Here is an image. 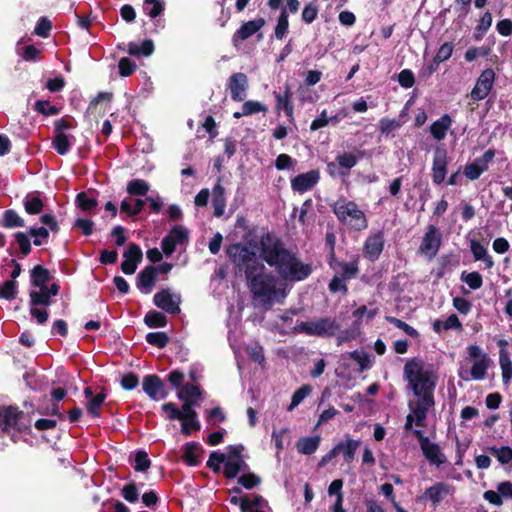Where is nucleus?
Wrapping results in <instances>:
<instances>
[{"label":"nucleus","mask_w":512,"mask_h":512,"mask_svg":"<svg viewBox=\"0 0 512 512\" xmlns=\"http://www.w3.org/2000/svg\"><path fill=\"white\" fill-rule=\"evenodd\" d=\"M260 257L284 280L299 282L307 279L313 269L311 264L300 261L295 253L274 233H264L259 239Z\"/></svg>","instance_id":"1"},{"label":"nucleus","mask_w":512,"mask_h":512,"mask_svg":"<svg viewBox=\"0 0 512 512\" xmlns=\"http://www.w3.org/2000/svg\"><path fill=\"white\" fill-rule=\"evenodd\" d=\"M404 379L418 398L415 403H409L415 417V425L425 427L428 412L435 405L434 390L437 377L432 371L424 370L423 360L414 357L407 360L404 365Z\"/></svg>","instance_id":"2"},{"label":"nucleus","mask_w":512,"mask_h":512,"mask_svg":"<svg viewBox=\"0 0 512 512\" xmlns=\"http://www.w3.org/2000/svg\"><path fill=\"white\" fill-rule=\"evenodd\" d=\"M225 252L229 261L233 264L235 275L244 274L245 279H247L254 273L266 270L257 254L241 242L228 245Z\"/></svg>","instance_id":"3"},{"label":"nucleus","mask_w":512,"mask_h":512,"mask_svg":"<svg viewBox=\"0 0 512 512\" xmlns=\"http://www.w3.org/2000/svg\"><path fill=\"white\" fill-rule=\"evenodd\" d=\"M265 271L262 270L261 272L254 273L246 281L253 299L264 309L269 310L274 305L278 289L275 276Z\"/></svg>","instance_id":"4"},{"label":"nucleus","mask_w":512,"mask_h":512,"mask_svg":"<svg viewBox=\"0 0 512 512\" xmlns=\"http://www.w3.org/2000/svg\"><path fill=\"white\" fill-rule=\"evenodd\" d=\"M331 209L337 220L351 229L361 232L368 228L366 214L355 201L341 197L331 205Z\"/></svg>","instance_id":"5"},{"label":"nucleus","mask_w":512,"mask_h":512,"mask_svg":"<svg viewBox=\"0 0 512 512\" xmlns=\"http://www.w3.org/2000/svg\"><path fill=\"white\" fill-rule=\"evenodd\" d=\"M339 329V323L329 317H323L317 321H303L293 328L295 333H304L317 337H332Z\"/></svg>","instance_id":"6"},{"label":"nucleus","mask_w":512,"mask_h":512,"mask_svg":"<svg viewBox=\"0 0 512 512\" xmlns=\"http://www.w3.org/2000/svg\"><path fill=\"white\" fill-rule=\"evenodd\" d=\"M24 417V412L18 407L4 406L0 408V429L3 434L11 435L12 432L30 431V426L22 422Z\"/></svg>","instance_id":"7"},{"label":"nucleus","mask_w":512,"mask_h":512,"mask_svg":"<svg viewBox=\"0 0 512 512\" xmlns=\"http://www.w3.org/2000/svg\"><path fill=\"white\" fill-rule=\"evenodd\" d=\"M413 435L418 440L424 457L431 464L439 467L446 462V457L442 453L440 446L437 443L431 442L422 430H413Z\"/></svg>","instance_id":"8"},{"label":"nucleus","mask_w":512,"mask_h":512,"mask_svg":"<svg viewBox=\"0 0 512 512\" xmlns=\"http://www.w3.org/2000/svg\"><path fill=\"white\" fill-rule=\"evenodd\" d=\"M495 79L496 73L492 68L484 69L476 79V83L469 94L470 98L474 102L485 99L492 91Z\"/></svg>","instance_id":"9"},{"label":"nucleus","mask_w":512,"mask_h":512,"mask_svg":"<svg viewBox=\"0 0 512 512\" xmlns=\"http://www.w3.org/2000/svg\"><path fill=\"white\" fill-rule=\"evenodd\" d=\"M181 296L173 294L169 288H162L153 296V303L165 313L176 315L181 312Z\"/></svg>","instance_id":"10"},{"label":"nucleus","mask_w":512,"mask_h":512,"mask_svg":"<svg viewBox=\"0 0 512 512\" xmlns=\"http://www.w3.org/2000/svg\"><path fill=\"white\" fill-rule=\"evenodd\" d=\"M441 240L442 235L438 228L434 225H429L419 247L420 254L427 256L429 259H433L439 251Z\"/></svg>","instance_id":"11"},{"label":"nucleus","mask_w":512,"mask_h":512,"mask_svg":"<svg viewBox=\"0 0 512 512\" xmlns=\"http://www.w3.org/2000/svg\"><path fill=\"white\" fill-rule=\"evenodd\" d=\"M142 389L154 401H160L168 396V391L162 379L156 374L144 376Z\"/></svg>","instance_id":"12"},{"label":"nucleus","mask_w":512,"mask_h":512,"mask_svg":"<svg viewBox=\"0 0 512 512\" xmlns=\"http://www.w3.org/2000/svg\"><path fill=\"white\" fill-rule=\"evenodd\" d=\"M385 245L384 232L379 230L370 234L363 245V256L365 259L375 262L379 259Z\"/></svg>","instance_id":"13"},{"label":"nucleus","mask_w":512,"mask_h":512,"mask_svg":"<svg viewBox=\"0 0 512 512\" xmlns=\"http://www.w3.org/2000/svg\"><path fill=\"white\" fill-rule=\"evenodd\" d=\"M231 99L235 102L244 101L249 87L248 77L243 72L233 73L227 82Z\"/></svg>","instance_id":"14"},{"label":"nucleus","mask_w":512,"mask_h":512,"mask_svg":"<svg viewBox=\"0 0 512 512\" xmlns=\"http://www.w3.org/2000/svg\"><path fill=\"white\" fill-rule=\"evenodd\" d=\"M320 180V171L312 169L308 172L296 175L291 179V188L294 192L303 194L312 190Z\"/></svg>","instance_id":"15"},{"label":"nucleus","mask_w":512,"mask_h":512,"mask_svg":"<svg viewBox=\"0 0 512 512\" xmlns=\"http://www.w3.org/2000/svg\"><path fill=\"white\" fill-rule=\"evenodd\" d=\"M448 154L445 148L437 147L432 162V181L435 185L444 182L447 175Z\"/></svg>","instance_id":"16"},{"label":"nucleus","mask_w":512,"mask_h":512,"mask_svg":"<svg viewBox=\"0 0 512 512\" xmlns=\"http://www.w3.org/2000/svg\"><path fill=\"white\" fill-rule=\"evenodd\" d=\"M124 260L121 263V270L126 275L135 273L138 264L142 261L143 253L140 246L136 243H129L123 253Z\"/></svg>","instance_id":"17"},{"label":"nucleus","mask_w":512,"mask_h":512,"mask_svg":"<svg viewBox=\"0 0 512 512\" xmlns=\"http://www.w3.org/2000/svg\"><path fill=\"white\" fill-rule=\"evenodd\" d=\"M266 24L263 17H258L253 20L244 22L239 29L232 35V43L237 46L239 42L249 39L254 34L258 33Z\"/></svg>","instance_id":"18"},{"label":"nucleus","mask_w":512,"mask_h":512,"mask_svg":"<svg viewBox=\"0 0 512 512\" xmlns=\"http://www.w3.org/2000/svg\"><path fill=\"white\" fill-rule=\"evenodd\" d=\"M275 97V110L279 113L281 110L284 111L289 122L294 121V103H293V92L288 84L285 85L283 93L274 92Z\"/></svg>","instance_id":"19"},{"label":"nucleus","mask_w":512,"mask_h":512,"mask_svg":"<svg viewBox=\"0 0 512 512\" xmlns=\"http://www.w3.org/2000/svg\"><path fill=\"white\" fill-rule=\"evenodd\" d=\"M155 271V266L148 265L138 273L136 278V286L142 293H151L157 281V275Z\"/></svg>","instance_id":"20"},{"label":"nucleus","mask_w":512,"mask_h":512,"mask_svg":"<svg viewBox=\"0 0 512 512\" xmlns=\"http://www.w3.org/2000/svg\"><path fill=\"white\" fill-rule=\"evenodd\" d=\"M204 449L200 443L191 441L183 445L182 460L191 467L198 466L201 463Z\"/></svg>","instance_id":"21"},{"label":"nucleus","mask_w":512,"mask_h":512,"mask_svg":"<svg viewBox=\"0 0 512 512\" xmlns=\"http://www.w3.org/2000/svg\"><path fill=\"white\" fill-rule=\"evenodd\" d=\"M333 266H330L331 269L338 272L339 276L344 279L350 280L355 278L359 273V257H355L350 262L339 261L335 257V261H332Z\"/></svg>","instance_id":"22"},{"label":"nucleus","mask_w":512,"mask_h":512,"mask_svg":"<svg viewBox=\"0 0 512 512\" xmlns=\"http://www.w3.org/2000/svg\"><path fill=\"white\" fill-rule=\"evenodd\" d=\"M451 492V485L445 482H437L425 490L424 497L430 499L432 503L436 505L440 503Z\"/></svg>","instance_id":"23"},{"label":"nucleus","mask_w":512,"mask_h":512,"mask_svg":"<svg viewBox=\"0 0 512 512\" xmlns=\"http://www.w3.org/2000/svg\"><path fill=\"white\" fill-rule=\"evenodd\" d=\"M212 205L214 208L213 214L215 217H221L224 214L226 208V197L225 188L221 185V178L218 179L217 183L212 190Z\"/></svg>","instance_id":"24"},{"label":"nucleus","mask_w":512,"mask_h":512,"mask_svg":"<svg viewBox=\"0 0 512 512\" xmlns=\"http://www.w3.org/2000/svg\"><path fill=\"white\" fill-rule=\"evenodd\" d=\"M452 125V118L449 114H443L438 120L434 121L430 126L431 135L441 141L446 137L447 131Z\"/></svg>","instance_id":"25"},{"label":"nucleus","mask_w":512,"mask_h":512,"mask_svg":"<svg viewBox=\"0 0 512 512\" xmlns=\"http://www.w3.org/2000/svg\"><path fill=\"white\" fill-rule=\"evenodd\" d=\"M360 444V440H354L347 436L344 441H340L335 445V447H340L339 455L342 454L344 462L350 464L354 460L356 451Z\"/></svg>","instance_id":"26"},{"label":"nucleus","mask_w":512,"mask_h":512,"mask_svg":"<svg viewBox=\"0 0 512 512\" xmlns=\"http://www.w3.org/2000/svg\"><path fill=\"white\" fill-rule=\"evenodd\" d=\"M52 275L50 271L42 265H35L30 271V282L32 286L42 288L47 286L51 281Z\"/></svg>","instance_id":"27"},{"label":"nucleus","mask_w":512,"mask_h":512,"mask_svg":"<svg viewBox=\"0 0 512 512\" xmlns=\"http://www.w3.org/2000/svg\"><path fill=\"white\" fill-rule=\"evenodd\" d=\"M320 442L321 437L319 435L302 437L296 442V448L298 453L302 455H312L318 450Z\"/></svg>","instance_id":"28"},{"label":"nucleus","mask_w":512,"mask_h":512,"mask_svg":"<svg viewBox=\"0 0 512 512\" xmlns=\"http://www.w3.org/2000/svg\"><path fill=\"white\" fill-rule=\"evenodd\" d=\"M24 210L29 215L40 214L43 210L44 203L38 192L28 193L23 199Z\"/></svg>","instance_id":"29"},{"label":"nucleus","mask_w":512,"mask_h":512,"mask_svg":"<svg viewBox=\"0 0 512 512\" xmlns=\"http://www.w3.org/2000/svg\"><path fill=\"white\" fill-rule=\"evenodd\" d=\"M154 50L155 47L153 41L151 39H145L141 45H138L135 42H130L128 44L127 52L129 53V55L135 57H148L153 54Z\"/></svg>","instance_id":"30"},{"label":"nucleus","mask_w":512,"mask_h":512,"mask_svg":"<svg viewBox=\"0 0 512 512\" xmlns=\"http://www.w3.org/2000/svg\"><path fill=\"white\" fill-rule=\"evenodd\" d=\"M0 225L4 228L12 229L16 227H24L25 222L15 210L8 209L3 212Z\"/></svg>","instance_id":"31"},{"label":"nucleus","mask_w":512,"mask_h":512,"mask_svg":"<svg viewBox=\"0 0 512 512\" xmlns=\"http://www.w3.org/2000/svg\"><path fill=\"white\" fill-rule=\"evenodd\" d=\"M450 329H462V324L456 314L449 315L444 321L438 319L433 323V330L435 333L440 334L442 330Z\"/></svg>","instance_id":"32"},{"label":"nucleus","mask_w":512,"mask_h":512,"mask_svg":"<svg viewBox=\"0 0 512 512\" xmlns=\"http://www.w3.org/2000/svg\"><path fill=\"white\" fill-rule=\"evenodd\" d=\"M144 323L149 328H163L167 326L168 319L164 313L150 310L144 316Z\"/></svg>","instance_id":"33"},{"label":"nucleus","mask_w":512,"mask_h":512,"mask_svg":"<svg viewBox=\"0 0 512 512\" xmlns=\"http://www.w3.org/2000/svg\"><path fill=\"white\" fill-rule=\"evenodd\" d=\"M336 162L340 168L346 170L340 171L339 174L341 176H346L348 175L349 170L356 166L358 158L350 152H344L336 156Z\"/></svg>","instance_id":"34"},{"label":"nucleus","mask_w":512,"mask_h":512,"mask_svg":"<svg viewBox=\"0 0 512 512\" xmlns=\"http://www.w3.org/2000/svg\"><path fill=\"white\" fill-rule=\"evenodd\" d=\"M39 291L32 290L30 292V305L31 306H49L51 304V295L49 294L48 286L39 288Z\"/></svg>","instance_id":"35"},{"label":"nucleus","mask_w":512,"mask_h":512,"mask_svg":"<svg viewBox=\"0 0 512 512\" xmlns=\"http://www.w3.org/2000/svg\"><path fill=\"white\" fill-rule=\"evenodd\" d=\"M489 362L490 359L488 356H483L481 359L476 360L470 369L471 378L474 380L484 379L489 367Z\"/></svg>","instance_id":"36"},{"label":"nucleus","mask_w":512,"mask_h":512,"mask_svg":"<svg viewBox=\"0 0 512 512\" xmlns=\"http://www.w3.org/2000/svg\"><path fill=\"white\" fill-rule=\"evenodd\" d=\"M72 143L69 140V136L65 133H55L52 138V147L57 151L59 155H66Z\"/></svg>","instance_id":"37"},{"label":"nucleus","mask_w":512,"mask_h":512,"mask_svg":"<svg viewBox=\"0 0 512 512\" xmlns=\"http://www.w3.org/2000/svg\"><path fill=\"white\" fill-rule=\"evenodd\" d=\"M150 185L143 179H132L126 186V191L131 196H145Z\"/></svg>","instance_id":"38"},{"label":"nucleus","mask_w":512,"mask_h":512,"mask_svg":"<svg viewBox=\"0 0 512 512\" xmlns=\"http://www.w3.org/2000/svg\"><path fill=\"white\" fill-rule=\"evenodd\" d=\"M75 203L76 206L84 212H90L98 205L97 199L95 197H90L88 192L85 191L76 195Z\"/></svg>","instance_id":"39"},{"label":"nucleus","mask_w":512,"mask_h":512,"mask_svg":"<svg viewBox=\"0 0 512 512\" xmlns=\"http://www.w3.org/2000/svg\"><path fill=\"white\" fill-rule=\"evenodd\" d=\"M289 30V15L285 10H281L277 18V23L274 29V36L277 40L285 38Z\"/></svg>","instance_id":"40"},{"label":"nucleus","mask_w":512,"mask_h":512,"mask_svg":"<svg viewBox=\"0 0 512 512\" xmlns=\"http://www.w3.org/2000/svg\"><path fill=\"white\" fill-rule=\"evenodd\" d=\"M492 21L493 17L491 12H484L475 28V33L473 36L475 40H481L483 38L484 34H486L487 31L490 29Z\"/></svg>","instance_id":"41"},{"label":"nucleus","mask_w":512,"mask_h":512,"mask_svg":"<svg viewBox=\"0 0 512 512\" xmlns=\"http://www.w3.org/2000/svg\"><path fill=\"white\" fill-rule=\"evenodd\" d=\"M145 340L151 346L163 349L168 345L170 338L166 332L159 331L146 334Z\"/></svg>","instance_id":"42"},{"label":"nucleus","mask_w":512,"mask_h":512,"mask_svg":"<svg viewBox=\"0 0 512 512\" xmlns=\"http://www.w3.org/2000/svg\"><path fill=\"white\" fill-rule=\"evenodd\" d=\"M143 11L150 18H156L163 13L164 3L160 0H144Z\"/></svg>","instance_id":"43"},{"label":"nucleus","mask_w":512,"mask_h":512,"mask_svg":"<svg viewBox=\"0 0 512 512\" xmlns=\"http://www.w3.org/2000/svg\"><path fill=\"white\" fill-rule=\"evenodd\" d=\"M105 399H106V394L104 392L98 393L96 396L92 397V399H90L86 403L87 412L92 417H99L101 414L100 407L103 405Z\"/></svg>","instance_id":"44"},{"label":"nucleus","mask_w":512,"mask_h":512,"mask_svg":"<svg viewBox=\"0 0 512 512\" xmlns=\"http://www.w3.org/2000/svg\"><path fill=\"white\" fill-rule=\"evenodd\" d=\"M268 107L256 100H248L245 101L242 105V114H246V116H250L257 113H267Z\"/></svg>","instance_id":"45"},{"label":"nucleus","mask_w":512,"mask_h":512,"mask_svg":"<svg viewBox=\"0 0 512 512\" xmlns=\"http://www.w3.org/2000/svg\"><path fill=\"white\" fill-rule=\"evenodd\" d=\"M488 451L503 465L512 461V448L509 446H502L500 448L493 446L489 447Z\"/></svg>","instance_id":"46"},{"label":"nucleus","mask_w":512,"mask_h":512,"mask_svg":"<svg viewBox=\"0 0 512 512\" xmlns=\"http://www.w3.org/2000/svg\"><path fill=\"white\" fill-rule=\"evenodd\" d=\"M177 396L180 400H193V398H199L201 396L200 386L187 383L182 386Z\"/></svg>","instance_id":"47"},{"label":"nucleus","mask_w":512,"mask_h":512,"mask_svg":"<svg viewBox=\"0 0 512 512\" xmlns=\"http://www.w3.org/2000/svg\"><path fill=\"white\" fill-rule=\"evenodd\" d=\"M34 110L43 116H54L60 113V108L51 105L48 100H38L34 104Z\"/></svg>","instance_id":"48"},{"label":"nucleus","mask_w":512,"mask_h":512,"mask_svg":"<svg viewBox=\"0 0 512 512\" xmlns=\"http://www.w3.org/2000/svg\"><path fill=\"white\" fill-rule=\"evenodd\" d=\"M17 282L14 280H6L0 285V298L12 300L18 292Z\"/></svg>","instance_id":"49"},{"label":"nucleus","mask_w":512,"mask_h":512,"mask_svg":"<svg viewBox=\"0 0 512 512\" xmlns=\"http://www.w3.org/2000/svg\"><path fill=\"white\" fill-rule=\"evenodd\" d=\"M180 421L181 433L186 437L190 436L192 431H199L201 429L198 416H194L193 418H181Z\"/></svg>","instance_id":"50"},{"label":"nucleus","mask_w":512,"mask_h":512,"mask_svg":"<svg viewBox=\"0 0 512 512\" xmlns=\"http://www.w3.org/2000/svg\"><path fill=\"white\" fill-rule=\"evenodd\" d=\"M245 489L251 490L261 483V478L253 472L243 473L237 480Z\"/></svg>","instance_id":"51"},{"label":"nucleus","mask_w":512,"mask_h":512,"mask_svg":"<svg viewBox=\"0 0 512 512\" xmlns=\"http://www.w3.org/2000/svg\"><path fill=\"white\" fill-rule=\"evenodd\" d=\"M151 466V460L148 457V454L144 450H139L135 454V465L134 470L136 472H145Z\"/></svg>","instance_id":"52"},{"label":"nucleus","mask_w":512,"mask_h":512,"mask_svg":"<svg viewBox=\"0 0 512 512\" xmlns=\"http://www.w3.org/2000/svg\"><path fill=\"white\" fill-rule=\"evenodd\" d=\"M462 281H464L471 289L477 290L482 287L483 279L479 272H463L461 275Z\"/></svg>","instance_id":"53"},{"label":"nucleus","mask_w":512,"mask_h":512,"mask_svg":"<svg viewBox=\"0 0 512 512\" xmlns=\"http://www.w3.org/2000/svg\"><path fill=\"white\" fill-rule=\"evenodd\" d=\"M28 235L34 237L33 244L41 246L49 238V230L45 227H32L28 231Z\"/></svg>","instance_id":"54"},{"label":"nucleus","mask_w":512,"mask_h":512,"mask_svg":"<svg viewBox=\"0 0 512 512\" xmlns=\"http://www.w3.org/2000/svg\"><path fill=\"white\" fill-rule=\"evenodd\" d=\"M387 321L390 324H393L396 328L404 331L408 336H410L412 338H417L419 336L418 331L414 327L407 324L405 321H403L401 319L389 316V317H387Z\"/></svg>","instance_id":"55"},{"label":"nucleus","mask_w":512,"mask_h":512,"mask_svg":"<svg viewBox=\"0 0 512 512\" xmlns=\"http://www.w3.org/2000/svg\"><path fill=\"white\" fill-rule=\"evenodd\" d=\"M346 281L347 279H344L343 277L339 276L337 272L328 284L329 291L331 293L342 292L344 295H346L348 292Z\"/></svg>","instance_id":"56"},{"label":"nucleus","mask_w":512,"mask_h":512,"mask_svg":"<svg viewBox=\"0 0 512 512\" xmlns=\"http://www.w3.org/2000/svg\"><path fill=\"white\" fill-rule=\"evenodd\" d=\"M225 460H226V455L224 453L213 451V452H211L206 465L214 473H219L221 470V464L223 462H225Z\"/></svg>","instance_id":"57"},{"label":"nucleus","mask_w":512,"mask_h":512,"mask_svg":"<svg viewBox=\"0 0 512 512\" xmlns=\"http://www.w3.org/2000/svg\"><path fill=\"white\" fill-rule=\"evenodd\" d=\"M318 12L319 7L314 1L307 3L302 11L303 22L311 24L317 18Z\"/></svg>","instance_id":"58"},{"label":"nucleus","mask_w":512,"mask_h":512,"mask_svg":"<svg viewBox=\"0 0 512 512\" xmlns=\"http://www.w3.org/2000/svg\"><path fill=\"white\" fill-rule=\"evenodd\" d=\"M136 68V63L128 57H122L118 62L119 74L122 77H128L132 75Z\"/></svg>","instance_id":"59"},{"label":"nucleus","mask_w":512,"mask_h":512,"mask_svg":"<svg viewBox=\"0 0 512 512\" xmlns=\"http://www.w3.org/2000/svg\"><path fill=\"white\" fill-rule=\"evenodd\" d=\"M122 497L129 503H136L139 499V492L134 482H129L121 489Z\"/></svg>","instance_id":"60"},{"label":"nucleus","mask_w":512,"mask_h":512,"mask_svg":"<svg viewBox=\"0 0 512 512\" xmlns=\"http://www.w3.org/2000/svg\"><path fill=\"white\" fill-rule=\"evenodd\" d=\"M495 155L496 151L494 149H488L482 156L477 157L473 162L479 169H481L482 172H485L488 170L489 164L493 161Z\"/></svg>","instance_id":"61"},{"label":"nucleus","mask_w":512,"mask_h":512,"mask_svg":"<svg viewBox=\"0 0 512 512\" xmlns=\"http://www.w3.org/2000/svg\"><path fill=\"white\" fill-rule=\"evenodd\" d=\"M14 238L16 243L19 245L20 253L22 256H27L31 252V242L28 237V234L24 232H16L14 234Z\"/></svg>","instance_id":"62"},{"label":"nucleus","mask_w":512,"mask_h":512,"mask_svg":"<svg viewBox=\"0 0 512 512\" xmlns=\"http://www.w3.org/2000/svg\"><path fill=\"white\" fill-rule=\"evenodd\" d=\"M51 29L52 22L47 17H41L35 26L34 34L42 38H47L50 35Z\"/></svg>","instance_id":"63"},{"label":"nucleus","mask_w":512,"mask_h":512,"mask_svg":"<svg viewBox=\"0 0 512 512\" xmlns=\"http://www.w3.org/2000/svg\"><path fill=\"white\" fill-rule=\"evenodd\" d=\"M167 236L172 237L173 241H175L176 244L180 245L188 242L189 239L187 229L180 225L174 226Z\"/></svg>","instance_id":"64"}]
</instances>
